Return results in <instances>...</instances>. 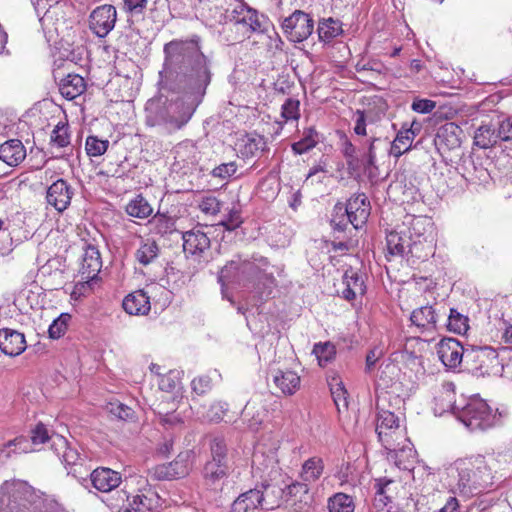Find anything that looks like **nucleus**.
<instances>
[{
  "instance_id": "0eeeda50",
  "label": "nucleus",
  "mask_w": 512,
  "mask_h": 512,
  "mask_svg": "<svg viewBox=\"0 0 512 512\" xmlns=\"http://www.w3.org/2000/svg\"><path fill=\"white\" fill-rule=\"evenodd\" d=\"M459 420L470 430H486L500 422V415L493 412L482 399L472 398L458 411Z\"/></svg>"
},
{
  "instance_id": "cd10ccee",
  "label": "nucleus",
  "mask_w": 512,
  "mask_h": 512,
  "mask_svg": "<svg viewBox=\"0 0 512 512\" xmlns=\"http://www.w3.org/2000/svg\"><path fill=\"white\" fill-rule=\"evenodd\" d=\"M26 158V149L18 139H11L0 145V160L9 166H17Z\"/></svg>"
},
{
  "instance_id": "603ef678",
  "label": "nucleus",
  "mask_w": 512,
  "mask_h": 512,
  "mask_svg": "<svg viewBox=\"0 0 512 512\" xmlns=\"http://www.w3.org/2000/svg\"><path fill=\"white\" fill-rule=\"evenodd\" d=\"M281 117L288 121H298L300 118V101L295 98H287L281 106Z\"/></svg>"
},
{
  "instance_id": "49530a36",
  "label": "nucleus",
  "mask_w": 512,
  "mask_h": 512,
  "mask_svg": "<svg viewBox=\"0 0 512 512\" xmlns=\"http://www.w3.org/2000/svg\"><path fill=\"white\" fill-rule=\"evenodd\" d=\"M469 319L456 309L452 308L448 317L447 327L450 331L457 334H465L469 329Z\"/></svg>"
},
{
  "instance_id": "9d476101",
  "label": "nucleus",
  "mask_w": 512,
  "mask_h": 512,
  "mask_svg": "<svg viewBox=\"0 0 512 512\" xmlns=\"http://www.w3.org/2000/svg\"><path fill=\"white\" fill-rule=\"evenodd\" d=\"M281 27L286 37L295 43L306 40L314 30V20L302 11L295 10L290 16L284 18Z\"/></svg>"
},
{
  "instance_id": "4d7b16f0",
  "label": "nucleus",
  "mask_w": 512,
  "mask_h": 512,
  "mask_svg": "<svg viewBox=\"0 0 512 512\" xmlns=\"http://www.w3.org/2000/svg\"><path fill=\"white\" fill-rule=\"evenodd\" d=\"M493 460L500 470H506L512 465V443L493 453Z\"/></svg>"
},
{
  "instance_id": "2f4dec72",
  "label": "nucleus",
  "mask_w": 512,
  "mask_h": 512,
  "mask_svg": "<svg viewBox=\"0 0 512 512\" xmlns=\"http://www.w3.org/2000/svg\"><path fill=\"white\" fill-rule=\"evenodd\" d=\"M273 382L284 395H293L300 388V377L291 370H277Z\"/></svg>"
},
{
  "instance_id": "09e8293b",
  "label": "nucleus",
  "mask_w": 512,
  "mask_h": 512,
  "mask_svg": "<svg viewBox=\"0 0 512 512\" xmlns=\"http://www.w3.org/2000/svg\"><path fill=\"white\" fill-rule=\"evenodd\" d=\"M335 477L339 481V485L343 488L354 487L357 483L355 467L351 463L342 464L335 474Z\"/></svg>"
},
{
  "instance_id": "6e6552de",
  "label": "nucleus",
  "mask_w": 512,
  "mask_h": 512,
  "mask_svg": "<svg viewBox=\"0 0 512 512\" xmlns=\"http://www.w3.org/2000/svg\"><path fill=\"white\" fill-rule=\"evenodd\" d=\"M51 449L61 459L68 469V474L77 478H83V475L89 473V468L84 465L85 456H82L76 448L71 447L66 438L61 435L52 437Z\"/></svg>"
},
{
  "instance_id": "58836bf2",
  "label": "nucleus",
  "mask_w": 512,
  "mask_h": 512,
  "mask_svg": "<svg viewBox=\"0 0 512 512\" xmlns=\"http://www.w3.org/2000/svg\"><path fill=\"white\" fill-rule=\"evenodd\" d=\"M265 146L264 139L259 135H246L238 143V151L242 157H254Z\"/></svg>"
},
{
  "instance_id": "37998d69",
  "label": "nucleus",
  "mask_w": 512,
  "mask_h": 512,
  "mask_svg": "<svg viewBox=\"0 0 512 512\" xmlns=\"http://www.w3.org/2000/svg\"><path fill=\"white\" fill-rule=\"evenodd\" d=\"M399 426V418L390 411L381 410L378 413L377 425H376V433L378 437H383L385 440V436H387V431L395 429Z\"/></svg>"
},
{
  "instance_id": "a18cd8bd",
  "label": "nucleus",
  "mask_w": 512,
  "mask_h": 512,
  "mask_svg": "<svg viewBox=\"0 0 512 512\" xmlns=\"http://www.w3.org/2000/svg\"><path fill=\"white\" fill-rule=\"evenodd\" d=\"M152 231L161 236L171 234L175 231V221L165 214H156L151 220Z\"/></svg>"
},
{
  "instance_id": "a878e982",
  "label": "nucleus",
  "mask_w": 512,
  "mask_h": 512,
  "mask_svg": "<svg viewBox=\"0 0 512 512\" xmlns=\"http://www.w3.org/2000/svg\"><path fill=\"white\" fill-rule=\"evenodd\" d=\"M342 297L348 301L354 300L357 296L365 294L366 286L363 277L354 269L350 268L343 275Z\"/></svg>"
},
{
  "instance_id": "de8ad7c7",
  "label": "nucleus",
  "mask_w": 512,
  "mask_h": 512,
  "mask_svg": "<svg viewBox=\"0 0 512 512\" xmlns=\"http://www.w3.org/2000/svg\"><path fill=\"white\" fill-rule=\"evenodd\" d=\"M313 354L316 356L319 365L324 367L334 359L336 349L330 342L317 343L314 345Z\"/></svg>"
},
{
  "instance_id": "864d4df0",
  "label": "nucleus",
  "mask_w": 512,
  "mask_h": 512,
  "mask_svg": "<svg viewBox=\"0 0 512 512\" xmlns=\"http://www.w3.org/2000/svg\"><path fill=\"white\" fill-rule=\"evenodd\" d=\"M2 449L6 450L3 455L9 452L10 457L12 454L28 453L34 450L31 448L30 441L23 436L16 437L15 439L8 441Z\"/></svg>"
},
{
  "instance_id": "dca6fc26",
  "label": "nucleus",
  "mask_w": 512,
  "mask_h": 512,
  "mask_svg": "<svg viewBox=\"0 0 512 512\" xmlns=\"http://www.w3.org/2000/svg\"><path fill=\"white\" fill-rule=\"evenodd\" d=\"M344 209L349 223L355 229H360L367 222L371 208L365 194H358L348 200Z\"/></svg>"
},
{
  "instance_id": "aec40b11",
  "label": "nucleus",
  "mask_w": 512,
  "mask_h": 512,
  "mask_svg": "<svg viewBox=\"0 0 512 512\" xmlns=\"http://www.w3.org/2000/svg\"><path fill=\"white\" fill-rule=\"evenodd\" d=\"M183 250L189 255L201 256L210 248V238L201 228L196 227L183 233Z\"/></svg>"
},
{
  "instance_id": "7c9ffc66",
  "label": "nucleus",
  "mask_w": 512,
  "mask_h": 512,
  "mask_svg": "<svg viewBox=\"0 0 512 512\" xmlns=\"http://www.w3.org/2000/svg\"><path fill=\"white\" fill-rule=\"evenodd\" d=\"M262 489H259L261 495L260 502L264 510H273L281 503L284 489L272 483V481H263Z\"/></svg>"
},
{
  "instance_id": "393cba45",
  "label": "nucleus",
  "mask_w": 512,
  "mask_h": 512,
  "mask_svg": "<svg viewBox=\"0 0 512 512\" xmlns=\"http://www.w3.org/2000/svg\"><path fill=\"white\" fill-rule=\"evenodd\" d=\"M90 477L93 486L101 492H110L121 483V475L110 468H97Z\"/></svg>"
},
{
  "instance_id": "f704fd0d",
  "label": "nucleus",
  "mask_w": 512,
  "mask_h": 512,
  "mask_svg": "<svg viewBox=\"0 0 512 512\" xmlns=\"http://www.w3.org/2000/svg\"><path fill=\"white\" fill-rule=\"evenodd\" d=\"M324 471V462L322 458L314 456L307 459L303 464L300 472L302 481L314 483L320 479Z\"/></svg>"
},
{
  "instance_id": "e433bc0d",
  "label": "nucleus",
  "mask_w": 512,
  "mask_h": 512,
  "mask_svg": "<svg viewBox=\"0 0 512 512\" xmlns=\"http://www.w3.org/2000/svg\"><path fill=\"white\" fill-rule=\"evenodd\" d=\"M125 211L131 217L145 219L152 214L153 208L142 194H138L126 204Z\"/></svg>"
},
{
  "instance_id": "f257e3e1",
  "label": "nucleus",
  "mask_w": 512,
  "mask_h": 512,
  "mask_svg": "<svg viewBox=\"0 0 512 512\" xmlns=\"http://www.w3.org/2000/svg\"><path fill=\"white\" fill-rule=\"evenodd\" d=\"M163 54L158 81L161 97L170 93L178 97L150 100L145 108L146 124L174 133L186 126L202 102L212 80V59L204 54L197 34L165 43Z\"/></svg>"
},
{
  "instance_id": "052dcab7",
  "label": "nucleus",
  "mask_w": 512,
  "mask_h": 512,
  "mask_svg": "<svg viewBox=\"0 0 512 512\" xmlns=\"http://www.w3.org/2000/svg\"><path fill=\"white\" fill-rule=\"evenodd\" d=\"M56 434L49 435L48 429L46 426L42 423L37 424L32 430H31V444L32 445H40L44 444L47 441L52 442V437Z\"/></svg>"
},
{
  "instance_id": "680f3d73",
  "label": "nucleus",
  "mask_w": 512,
  "mask_h": 512,
  "mask_svg": "<svg viewBox=\"0 0 512 512\" xmlns=\"http://www.w3.org/2000/svg\"><path fill=\"white\" fill-rule=\"evenodd\" d=\"M51 142L59 148L69 145L68 127L64 124L56 125L51 134Z\"/></svg>"
},
{
  "instance_id": "f8f14e48",
  "label": "nucleus",
  "mask_w": 512,
  "mask_h": 512,
  "mask_svg": "<svg viewBox=\"0 0 512 512\" xmlns=\"http://www.w3.org/2000/svg\"><path fill=\"white\" fill-rule=\"evenodd\" d=\"M117 11L113 5L96 7L89 16V28L100 38L106 37L115 27Z\"/></svg>"
},
{
  "instance_id": "bf43d9fd",
  "label": "nucleus",
  "mask_w": 512,
  "mask_h": 512,
  "mask_svg": "<svg viewBox=\"0 0 512 512\" xmlns=\"http://www.w3.org/2000/svg\"><path fill=\"white\" fill-rule=\"evenodd\" d=\"M237 170H238V165L236 164V162L231 161V162H227V163H222L219 166L215 167L212 170L211 175L213 177L219 178L221 180H227L230 177H232L233 175H235Z\"/></svg>"
},
{
  "instance_id": "20e7f679",
  "label": "nucleus",
  "mask_w": 512,
  "mask_h": 512,
  "mask_svg": "<svg viewBox=\"0 0 512 512\" xmlns=\"http://www.w3.org/2000/svg\"><path fill=\"white\" fill-rule=\"evenodd\" d=\"M0 512H70L55 500L43 497L27 482L6 481L0 486Z\"/></svg>"
},
{
  "instance_id": "6e6d98bb",
  "label": "nucleus",
  "mask_w": 512,
  "mask_h": 512,
  "mask_svg": "<svg viewBox=\"0 0 512 512\" xmlns=\"http://www.w3.org/2000/svg\"><path fill=\"white\" fill-rule=\"evenodd\" d=\"M106 409L109 413L121 420L131 419L134 415L132 408L119 401L109 402L106 406Z\"/></svg>"
},
{
  "instance_id": "f3484780",
  "label": "nucleus",
  "mask_w": 512,
  "mask_h": 512,
  "mask_svg": "<svg viewBox=\"0 0 512 512\" xmlns=\"http://www.w3.org/2000/svg\"><path fill=\"white\" fill-rule=\"evenodd\" d=\"M387 250L392 256L412 257V241L404 224L397 226L395 230L390 231L386 236Z\"/></svg>"
},
{
  "instance_id": "13d9d810",
  "label": "nucleus",
  "mask_w": 512,
  "mask_h": 512,
  "mask_svg": "<svg viewBox=\"0 0 512 512\" xmlns=\"http://www.w3.org/2000/svg\"><path fill=\"white\" fill-rule=\"evenodd\" d=\"M394 484V481L391 479L381 478L376 481V501L381 502L382 504H386V501L390 500L392 496L390 495V486Z\"/></svg>"
},
{
  "instance_id": "a19ab883",
  "label": "nucleus",
  "mask_w": 512,
  "mask_h": 512,
  "mask_svg": "<svg viewBox=\"0 0 512 512\" xmlns=\"http://www.w3.org/2000/svg\"><path fill=\"white\" fill-rule=\"evenodd\" d=\"M227 463L217 461H208L204 467V478L211 485H215L222 481L227 476Z\"/></svg>"
},
{
  "instance_id": "6ab92c4d",
  "label": "nucleus",
  "mask_w": 512,
  "mask_h": 512,
  "mask_svg": "<svg viewBox=\"0 0 512 512\" xmlns=\"http://www.w3.org/2000/svg\"><path fill=\"white\" fill-rule=\"evenodd\" d=\"M462 130L455 123L448 122L438 128L434 142L439 151L454 150L461 145Z\"/></svg>"
},
{
  "instance_id": "69168bd1",
  "label": "nucleus",
  "mask_w": 512,
  "mask_h": 512,
  "mask_svg": "<svg viewBox=\"0 0 512 512\" xmlns=\"http://www.w3.org/2000/svg\"><path fill=\"white\" fill-rule=\"evenodd\" d=\"M212 461L220 460L226 462V444L222 438L216 437L212 440L211 445Z\"/></svg>"
},
{
  "instance_id": "5701e85b",
  "label": "nucleus",
  "mask_w": 512,
  "mask_h": 512,
  "mask_svg": "<svg viewBox=\"0 0 512 512\" xmlns=\"http://www.w3.org/2000/svg\"><path fill=\"white\" fill-rule=\"evenodd\" d=\"M437 313L430 305L415 309L410 316L412 324L420 333H433L437 327Z\"/></svg>"
},
{
  "instance_id": "b1692460",
  "label": "nucleus",
  "mask_w": 512,
  "mask_h": 512,
  "mask_svg": "<svg viewBox=\"0 0 512 512\" xmlns=\"http://www.w3.org/2000/svg\"><path fill=\"white\" fill-rule=\"evenodd\" d=\"M434 400L436 413L441 415L451 411L458 416V411L461 407L456 404L455 385L452 382H444Z\"/></svg>"
},
{
  "instance_id": "0e129e2a",
  "label": "nucleus",
  "mask_w": 512,
  "mask_h": 512,
  "mask_svg": "<svg viewBox=\"0 0 512 512\" xmlns=\"http://www.w3.org/2000/svg\"><path fill=\"white\" fill-rule=\"evenodd\" d=\"M228 411V404L222 401L214 402L207 411L206 417L210 421L219 422Z\"/></svg>"
},
{
  "instance_id": "774afa93",
  "label": "nucleus",
  "mask_w": 512,
  "mask_h": 512,
  "mask_svg": "<svg viewBox=\"0 0 512 512\" xmlns=\"http://www.w3.org/2000/svg\"><path fill=\"white\" fill-rule=\"evenodd\" d=\"M242 223V218H241V212L240 210L236 207V206H233L228 215H227V218L223 221H221V225L224 226L227 230H235L236 228H238Z\"/></svg>"
},
{
  "instance_id": "a211bd4d",
  "label": "nucleus",
  "mask_w": 512,
  "mask_h": 512,
  "mask_svg": "<svg viewBox=\"0 0 512 512\" xmlns=\"http://www.w3.org/2000/svg\"><path fill=\"white\" fill-rule=\"evenodd\" d=\"M73 195V188L64 179H58L49 186L46 199L58 212H63L70 205Z\"/></svg>"
},
{
  "instance_id": "c756f323",
  "label": "nucleus",
  "mask_w": 512,
  "mask_h": 512,
  "mask_svg": "<svg viewBox=\"0 0 512 512\" xmlns=\"http://www.w3.org/2000/svg\"><path fill=\"white\" fill-rule=\"evenodd\" d=\"M86 82L79 74H68L59 82V92L68 100L82 95L86 90Z\"/></svg>"
},
{
  "instance_id": "ea45409f",
  "label": "nucleus",
  "mask_w": 512,
  "mask_h": 512,
  "mask_svg": "<svg viewBox=\"0 0 512 512\" xmlns=\"http://www.w3.org/2000/svg\"><path fill=\"white\" fill-rule=\"evenodd\" d=\"M500 141L497 130L490 125H481L475 132L474 143L480 148L488 149Z\"/></svg>"
},
{
  "instance_id": "4be33fe9",
  "label": "nucleus",
  "mask_w": 512,
  "mask_h": 512,
  "mask_svg": "<svg viewBox=\"0 0 512 512\" xmlns=\"http://www.w3.org/2000/svg\"><path fill=\"white\" fill-rule=\"evenodd\" d=\"M102 268V260L99 250L92 245H87L82 256L79 273L83 280L94 279Z\"/></svg>"
},
{
  "instance_id": "2eb2a0df",
  "label": "nucleus",
  "mask_w": 512,
  "mask_h": 512,
  "mask_svg": "<svg viewBox=\"0 0 512 512\" xmlns=\"http://www.w3.org/2000/svg\"><path fill=\"white\" fill-rule=\"evenodd\" d=\"M252 469L255 476L263 481H274L280 476V468L274 453L266 455L257 449L252 457Z\"/></svg>"
},
{
  "instance_id": "c03bdc74",
  "label": "nucleus",
  "mask_w": 512,
  "mask_h": 512,
  "mask_svg": "<svg viewBox=\"0 0 512 512\" xmlns=\"http://www.w3.org/2000/svg\"><path fill=\"white\" fill-rule=\"evenodd\" d=\"M319 142L317 131L310 127L304 130L303 137L292 144V150L295 154L301 155L313 149Z\"/></svg>"
},
{
  "instance_id": "8fccbe9b",
  "label": "nucleus",
  "mask_w": 512,
  "mask_h": 512,
  "mask_svg": "<svg viewBox=\"0 0 512 512\" xmlns=\"http://www.w3.org/2000/svg\"><path fill=\"white\" fill-rule=\"evenodd\" d=\"M155 498L156 495L152 492L149 494L140 493L133 496V500L129 506L136 512H150L156 503Z\"/></svg>"
},
{
  "instance_id": "72a5a7b5",
  "label": "nucleus",
  "mask_w": 512,
  "mask_h": 512,
  "mask_svg": "<svg viewBox=\"0 0 512 512\" xmlns=\"http://www.w3.org/2000/svg\"><path fill=\"white\" fill-rule=\"evenodd\" d=\"M342 24L331 17L319 21L317 27L318 38L323 43H330L334 38L342 34Z\"/></svg>"
},
{
  "instance_id": "c9c22d12",
  "label": "nucleus",
  "mask_w": 512,
  "mask_h": 512,
  "mask_svg": "<svg viewBox=\"0 0 512 512\" xmlns=\"http://www.w3.org/2000/svg\"><path fill=\"white\" fill-rule=\"evenodd\" d=\"M413 140V131L411 129H406V124H403L395 139L391 143L390 154L395 157H400L410 149Z\"/></svg>"
},
{
  "instance_id": "412c9836",
  "label": "nucleus",
  "mask_w": 512,
  "mask_h": 512,
  "mask_svg": "<svg viewBox=\"0 0 512 512\" xmlns=\"http://www.w3.org/2000/svg\"><path fill=\"white\" fill-rule=\"evenodd\" d=\"M26 349V340L23 333L3 328L0 330V350L11 357L20 355Z\"/></svg>"
},
{
  "instance_id": "338daca9",
  "label": "nucleus",
  "mask_w": 512,
  "mask_h": 512,
  "mask_svg": "<svg viewBox=\"0 0 512 512\" xmlns=\"http://www.w3.org/2000/svg\"><path fill=\"white\" fill-rule=\"evenodd\" d=\"M191 388L195 394L204 395L212 388L211 379L206 375L196 377L191 382Z\"/></svg>"
},
{
  "instance_id": "473e14b6",
  "label": "nucleus",
  "mask_w": 512,
  "mask_h": 512,
  "mask_svg": "<svg viewBox=\"0 0 512 512\" xmlns=\"http://www.w3.org/2000/svg\"><path fill=\"white\" fill-rule=\"evenodd\" d=\"M263 402L262 399L248 401L242 410V416L251 428H257L267 415V409Z\"/></svg>"
},
{
  "instance_id": "c85d7f7f",
  "label": "nucleus",
  "mask_w": 512,
  "mask_h": 512,
  "mask_svg": "<svg viewBox=\"0 0 512 512\" xmlns=\"http://www.w3.org/2000/svg\"><path fill=\"white\" fill-rule=\"evenodd\" d=\"M259 489H251L242 493L232 504V512H263Z\"/></svg>"
},
{
  "instance_id": "9b49d317",
  "label": "nucleus",
  "mask_w": 512,
  "mask_h": 512,
  "mask_svg": "<svg viewBox=\"0 0 512 512\" xmlns=\"http://www.w3.org/2000/svg\"><path fill=\"white\" fill-rule=\"evenodd\" d=\"M498 363L496 351L491 347L466 348L465 368L474 374L484 376Z\"/></svg>"
},
{
  "instance_id": "5fc2aeb1",
  "label": "nucleus",
  "mask_w": 512,
  "mask_h": 512,
  "mask_svg": "<svg viewBox=\"0 0 512 512\" xmlns=\"http://www.w3.org/2000/svg\"><path fill=\"white\" fill-rule=\"evenodd\" d=\"M108 146V140H103L96 136H89L86 139L85 148L89 156L98 157L103 155L107 151Z\"/></svg>"
},
{
  "instance_id": "7ed1b4c3",
  "label": "nucleus",
  "mask_w": 512,
  "mask_h": 512,
  "mask_svg": "<svg viewBox=\"0 0 512 512\" xmlns=\"http://www.w3.org/2000/svg\"><path fill=\"white\" fill-rule=\"evenodd\" d=\"M268 268L269 263L263 257L231 260L221 269L218 280L222 286L232 284L259 298L268 297L276 285Z\"/></svg>"
},
{
  "instance_id": "f03ea898",
  "label": "nucleus",
  "mask_w": 512,
  "mask_h": 512,
  "mask_svg": "<svg viewBox=\"0 0 512 512\" xmlns=\"http://www.w3.org/2000/svg\"><path fill=\"white\" fill-rule=\"evenodd\" d=\"M448 487L454 495L470 498L492 489L500 480L484 455L454 461L448 468Z\"/></svg>"
},
{
  "instance_id": "4c0bfd02",
  "label": "nucleus",
  "mask_w": 512,
  "mask_h": 512,
  "mask_svg": "<svg viewBox=\"0 0 512 512\" xmlns=\"http://www.w3.org/2000/svg\"><path fill=\"white\" fill-rule=\"evenodd\" d=\"M159 252L158 244L154 240L146 239L137 249L135 258L141 265L147 266L158 258Z\"/></svg>"
},
{
  "instance_id": "4468645a",
  "label": "nucleus",
  "mask_w": 512,
  "mask_h": 512,
  "mask_svg": "<svg viewBox=\"0 0 512 512\" xmlns=\"http://www.w3.org/2000/svg\"><path fill=\"white\" fill-rule=\"evenodd\" d=\"M189 454L181 453L168 464L157 465L149 470V475L154 480H173L184 477L189 472Z\"/></svg>"
},
{
  "instance_id": "3c124183",
  "label": "nucleus",
  "mask_w": 512,
  "mask_h": 512,
  "mask_svg": "<svg viewBox=\"0 0 512 512\" xmlns=\"http://www.w3.org/2000/svg\"><path fill=\"white\" fill-rule=\"evenodd\" d=\"M71 320V315L68 313L60 314L53 322L50 324L48 329V334L51 339H59L62 337L68 328L69 321Z\"/></svg>"
},
{
  "instance_id": "bb28decb",
  "label": "nucleus",
  "mask_w": 512,
  "mask_h": 512,
  "mask_svg": "<svg viewBox=\"0 0 512 512\" xmlns=\"http://www.w3.org/2000/svg\"><path fill=\"white\" fill-rule=\"evenodd\" d=\"M122 306L130 315H146L151 309L150 297L147 292L137 290L124 298Z\"/></svg>"
},
{
  "instance_id": "ddd939ff",
  "label": "nucleus",
  "mask_w": 512,
  "mask_h": 512,
  "mask_svg": "<svg viewBox=\"0 0 512 512\" xmlns=\"http://www.w3.org/2000/svg\"><path fill=\"white\" fill-rule=\"evenodd\" d=\"M466 349L454 338H444L437 344V355L448 369H456L465 361Z\"/></svg>"
},
{
  "instance_id": "1a4fd4ad",
  "label": "nucleus",
  "mask_w": 512,
  "mask_h": 512,
  "mask_svg": "<svg viewBox=\"0 0 512 512\" xmlns=\"http://www.w3.org/2000/svg\"><path fill=\"white\" fill-rule=\"evenodd\" d=\"M385 440L383 437H378L384 448L388 451V459L393 460L399 468L408 469L403 458L413 456V449L410 441L406 438L403 429L396 427L395 429L387 431Z\"/></svg>"
},
{
  "instance_id": "423d86ee",
  "label": "nucleus",
  "mask_w": 512,
  "mask_h": 512,
  "mask_svg": "<svg viewBox=\"0 0 512 512\" xmlns=\"http://www.w3.org/2000/svg\"><path fill=\"white\" fill-rule=\"evenodd\" d=\"M232 8H227L223 15L224 23H231L242 30V38L252 34L265 33L269 27L268 18L250 7L244 0H236Z\"/></svg>"
},
{
  "instance_id": "39448f33",
  "label": "nucleus",
  "mask_w": 512,
  "mask_h": 512,
  "mask_svg": "<svg viewBox=\"0 0 512 512\" xmlns=\"http://www.w3.org/2000/svg\"><path fill=\"white\" fill-rule=\"evenodd\" d=\"M412 241V258L426 260L433 255L435 247L434 227L427 216L406 215L402 222Z\"/></svg>"
},
{
  "instance_id": "79ce46f5",
  "label": "nucleus",
  "mask_w": 512,
  "mask_h": 512,
  "mask_svg": "<svg viewBox=\"0 0 512 512\" xmlns=\"http://www.w3.org/2000/svg\"><path fill=\"white\" fill-rule=\"evenodd\" d=\"M329 512H354L355 503L352 496L346 493H336L328 499Z\"/></svg>"
},
{
  "instance_id": "e2e57ef3",
  "label": "nucleus",
  "mask_w": 512,
  "mask_h": 512,
  "mask_svg": "<svg viewBox=\"0 0 512 512\" xmlns=\"http://www.w3.org/2000/svg\"><path fill=\"white\" fill-rule=\"evenodd\" d=\"M331 394L338 411L341 410V407L344 409L347 408V391L345 390L342 382H337L332 385Z\"/></svg>"
}]
</instances>
